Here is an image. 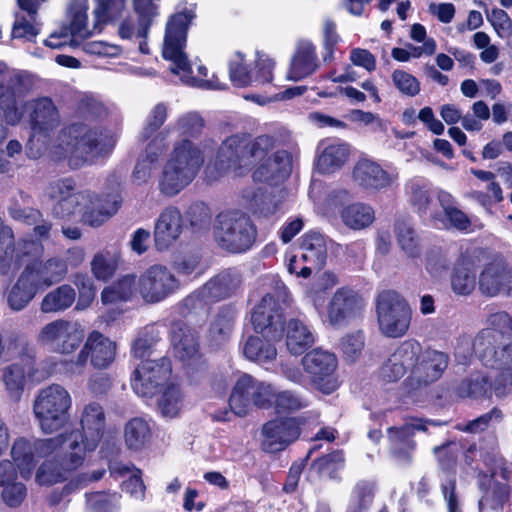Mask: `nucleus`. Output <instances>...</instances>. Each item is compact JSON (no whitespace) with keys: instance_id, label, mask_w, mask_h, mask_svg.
Returning <instances> with one entry per match:
<instances>
[{"instance_id":"f257e3e1","label":"nucleus","mask_w":512,"mask_h":512,"mask_svg":"<svg viewBox=\"0 0 512 512\" xmlns=\"http://www.w3.org/2000/svg\"><path fill=\"white\" fill-rule=\"evenodd\" d=\"M21 109L28 114L32 134L26 145L29 158L37 159L49 152L55 160L67 159L72 168H79L92 162L106 151L104 135L84 122H73L63 127L58 136L51 141L50 133L61 122L59 111L48 97L24 101Z\"/></svg>"},{"instance_id":"f03ea898","label":"nucleus","mask_w":512,"mask_h":512,"mask_svg":"<svg viewBox=\"0 0 512 512\" xmlns=\"http://www.w3.org/2000/svg\"><path fill=\"white\" fill-rule=\"evenodd\" d=\"M489 328L474 339L473 348L484 366L497 373L471 376L461 381L456 393L461 398L504 399L512 394V318L505 312L492 314Z\"/></svg>"},{"instance_id":"7ed1b4c3","label":"nucleus","mask_w":512,"mask_h":512,"mask_svg":"<svg viewBox=\"0 0 512 512\" xmlns=\"http://www.w3.org/2000/svg\"><path fill=\"white\" fill-rule=\"evenodd\" d=\"M194 17L192 9H185L170 16L166 23L163 57L172 62L171 71L180 77L182 83L207 90L224 89L225 85L215 75L210 79L192 76L191 65L184 52V47L188 27ZM198 73L200 76L206 77L208 70L205 66L199 65Z\"/></svg>"},{"instance_id":"20e7f679","label":"nucleus","mask_w":512,"mask_h":512,"mask_svg":"<svg viewBox=\"0 0 512 512\" xmlns=\"http://www.w3.org/2000/svg\"><path fill=\"white\" fill-rule=\"evenodd\" d=\"M203 163V151L198 145L190 139L177 141L162 168L160 192L169 197L177 195L194 180Z\"/></svg>"},{"instance_id":"39448f33","label":"nucleus","mask_w":512,"mask_h":512,"mask_svg":"<svg viewBox=\"0 0 512 512\" xmlns=\"http://www.w3.org/2000/svg\"><path fill=\"white\" fill-rule=\"evenodd\" d=\"M108 191H79L76 213L79 221L90 227H100L117 213L122 204L121 179L113 174L107 179Z\"/></svg>"},{"instance_id":"423d86ee","label":"nucleus","mask_w":512,"mask_h":512,"mask_svg":"<svg viewBox=\"0 0 512 512\" xmlns=\"http://www.w3.org/2000/svg\"><path fill=\"white\" fill-rule=\"evenodd\" d=\"M72 398L67 389L51 384L41 389L33 403V412L42 432L51 434L61 429L69 419Z\"/></svg>"},{"instance_id":"0eeeda50","label":"nucleus","mask_w":512,"mask_h":512,"mask_svg":"<svg viewBox=\"0 0 512 512\" xmlns=\"http://www.w3.org/2000/svg\"><path fill=\"white\" fill-rule=\"evenodd\" d=\"M256 235V227L244 213L228 211L220 213L216 218L214 226L215 241L228 252H246L254 244Z\"/></svg>"},{"instance_id":"6e6552de","label":"nucleus","mask_w":512,"mask_h":512,"mask_svg":"<svg viewBox=\"0 0 512 512\" xmlns=\"http://www.w3.org/2000/svg\"><path fill=\"white\" fill-rule=\"evenodd\" d=\"M289 293L286 286L277 282L274 292L266 293L251 313V323L256 332L265 338L280 340L284 332L283 305Z\"/></svg>"},{"instance_id":"1a4fd4ad","label":"nucleus","mask_w":512,"mask_h":512,"mask_svg":"<svg viewBox=\"0 0 512 512\" xmlns=\"http://www.w3.org/2000/svg\"><path fill=\"white\" fill-rule=\"evenodd\" d=\"M376 314L380 332L399 338L406 334L411 322V309L397 292L385 290L376 298Z\"/></svg>"},{"instance_id":"9d476101","label":"nucleus","mask_w":512,"mask_h":512,"mask_svg":"<svg viewBox=\"0 0 512 512\" xmlns=\"http://www.w3.org/2000/svg\"><path fill=\"white\" fill-rule=\"evenodd\" d=\"M117 345L110 338L92 331L86 337L83 346L78 352L75 360L69 364V371L72 374H82L88 363L98 370L109 368L115 361Z\"/></svg>"},{"instance_id":"9b49d317","label":"nucleus","mask_w":512,"mask_h":512,"mask_svg":"<svg viewBox=\"0 0 512 512\" xmlns=\"http://www.w3.org/2000/svg\"><path fill=\"white\" fill-rule=\"evenodd\" d=\"M84 338L82 325L65 319H56L47 323L37 335V341L41 346L62 355L74 353L81 346Z\"/></svg>"},{"instance_id":"f8f14e48","label":"nucleus","mask_w":512,"mask_h":512,"mask_svg":"<svg viewBox=\"0 0 512 512\" xmlns=\"http://www.w3.org/2000/svg\"><path fill=\"white\" fill-rule=\"evenodd\" d=\"M28 79L13 75L0 84V142L7 137V125L16 126L23 118L22 98L29 92Z\"/></svg>"},{"instance_id":"ddd939ff","label":"nucleus","mask_w":512,"mask_h":512,"mask_svg":"<svg viewBox=\"0 0 512 512\" xmlns=\"http://www.w3.org/2000/svg\"><path fill=\"white\" fill-rule=\"evenodd\" d=\"M302 365L311 385L324 394H332L340 386L338 361L333 353L314 349L302 358Z\"/></svg>"},{"instance_id":"4468645a","label":"nucleus","mask_w":512,"mask_h":512,"mask_svg":"<svg viewBox=\"0 0 512 512\" xmlns=\"http://www.w3.org/2000/svg\"><path fill=\"white\" fill-rule=\"evenodd\" d=\"M449 364V356L438 350L423 349L418 342V351L411 365L407 384L412 389L426 387L438 381Z\"/></svg>"},{"instance_id":"2eb2a0df","label":"nucleus","mask_w":512,"mask_h":512,"mask_svg":"<svg viewBox=\"0 0 512 512\" xmlns=\"http://www.w3.org/2000/svg\"><path fill=\"white\" fill-rule=\"evenodd\" d=\"M35 353L33 346L24 343L19 359L2 370V381L10 397L15 400L19 399L27 378L41 381L46 377L36 368Z\"/></svg>"},{"instance_id":"dca6fc26","label":"nucleus","mask_w":512,"mask_h":512,"mask_svg":"<svg viewBox=\"0 0 512 512\" xmlns=\"http://www.w3.org/2000/svg\"><path fill=\"white\" fill-rule=\"evenodd\" d=\"M59 444V439H28L19 437L12 444L10 455L20 476L30 478L36 466V457L52 456Z\"/></svg>"},{"instance_id":"f3484780","label":"nucleus","mask_w":512,"mask_h":512,"mask_svg":"<svg viewBox=\"0 0 512 512\" xmlns=\"http://www.w3.org/2000/svg\"><path fill=\"white\" fill-rule=\"evenodd\" d=\"M179 280L164 265L155 264L147 268L138 278V292L146 303H159L175 293Z\"/></svg>"},{"instance_id":"a211bd4d","label":"nucleus","mask_w":512,"mask_h":512,"mask_svg":"<svg viewBox=\"0 0 512 512\" xmlns=\"http://www.w3.org/2000/svg\"><path fill=\"white\" fill-rule=\"evenodd\" d=\"M249 135L237 133L227 137L221 143L216 159L215 168L219 173L233 171L242 174L251 168L249 161Z\"/></svg>"},{"instance_id":"6ab92c4d","label":"nucleus","mask_w":512,"mask_h":512,"mask_svg":"<svg viewBox=\"0 0 512 512\" xmlns=\"http://www.w3.org/2000/svg\"><path fill=\"white\" fill-rule=\"evenodd\" d=\"M171 371L170 361L165 357L145 360L134 371L132 388L139 396H153L158 387L169 379Z\"/></svg>"},{"instance_id":"aec40b11","label":"nucleus","mask_w":512,"mask_h":512,"mask_svg":"<svg viewBox=\"0 0 512 512\" xmlns=\"http://www.w3.org/2000/svg\"><path fill=\"white\" fill-rule=\"evenodd\" d=\"M365 308L363 298L354 290L341 287L331 297L327 309V321L331 326H343L359 318Z\"/></svg>"},{"instance_id":"412c9836","label":"nucleus","mask_w":512,"mask_h":512,"mask_svg":"<svg viewBox=\"0 0 512 512\" xmlns=\"http://www.w3.org/2000/svg\"><path fill=\"white\" fill-rule=\"evenodd\" d=\"M67 273L68 266L64 259L60 257L30 261L21 272L38 291H43L61 282Z\"/></svg>"},{"instance_id":"4be33fe9","label":"nucleus","mask_w":512,"mask_h":512,"mask_svg":"<svg viewBox=\"0 0 512 512\" xmlns=\"http://www.w3.org/2000/svg\"><path fill=\"white\" fill-rule=\"evenodd\" d=\"M262 448L269 453L284 450L300 436V428L295 418H279L268 421L262 428Z\"/></svg>"},{"instance_id":"5701e85b","label":"nucleus","mask_w":512,"mask_h":512,"mask_svg":"<svg viewBox=\"0 0 512 512\" xmlns=\"http://www.w3.org/2000/svg\"><path fill=\"white\" fill-rule=\"evenodd\" d=\"M53 439H59V444L52 455L59 459L69 475L83 465L87 452L95 450L87 447V441L83 439L79 430L61 434Z\"/></svg>"},{"instance_id":"b1692460","label":"nucleus","mask_w":512,"mask_h":512,"mask_svg":"<svg viewBox=\"0 0 512 512\" xmlns=\"http://www.w3.org/2000/svg\"><path fill=\"white\" fill-rule=\"evenodd\" d=\"M294 152L285 149L277 150L267 159L259 164L253 171L252 177L255 182L278 184L288 178L293 169Z\"/></svg>"},{"instance_id":"393cba45","label":"nucleus","mask_w":512,"mask_h":512,"mask_svg":"<svg viewBox=\"0 0 512 512\" xmlns=\"http://www.w3.org/2000/svg\"><path fill=\"white\" fill-rule=\"evenodd\" d=\"M184 230V219L181 211L175 206L164 208L154 224V243L158 251L170 248Z\"/></svg>"},{"instance_id":"a878e982","label":"nucleus","mask_w":512,"mask_h":512,"mask_svg":"<svg viewBox=\"0 0 512 512\" xmlns=\"http://www.w3.org/2000/svg\"><path fill=\"white\" fill-rule=\"evenodd\" d=\"M170 335L175 358L187 366L200 360L198 335L186 323L183 321L172 322Z\"/></svg>"},{"instance_id":"bb28decb","label":"nucleus","mask_w":512,"mask_h":512,"mask_svg":"<svg viewBox=\"0 0 512 512\" xmlns=\"http://www.w3.org/2000/svg\"><path fill=\"white\" fill-rule=\"evenodd\" d=\"M353 181L368 191L387 189L397 176L383 169L380 164L370 159H360L352 172Z\"/></svg>"},{"instance_id":"cd10ccee","label":"nucleus","mask_w":512,"mask_h":512,"mask_svg":"<svg viewBox=\"0 0 512 512\" xmlns=\"http://www.w3.org/2000/svg\"><path fill=\"white\" fill-rule=\"evenodd\" d=\"M418 351V341L406 340L402 342L380 369L381 377L388 382H395L402 378L407 371L411 374V365Z\"/></svg>"},{"instance_id":"c85d7f7f","label":"nucleus","mask_w":512,"mask_h":512,"mask_svg":"<svg viewBox=\"0 0 512 512\" xmlns=\"http://www.w3.org/2000/svg\"><path fill=\"white\" fill-rule=\"evenodd\" d=\"M75 181L71 178L56 180L47 187V195L55 201L52 213L66 219L76 213L79 192H75Z\"/></svg>"},{"instance_id":"c756f323","label":"nucleus","mask_w":512,"mask_h":512,"mask_svg":"<svg viewBox=\"0 0 512 512\" xmlns=\"http://www.w3.org/2000/svg\"><path fill=\"white\" fill-rule=\"evenodd\" d=\"M479 290L486 296L512 294V270L500 263H490L479 276Z\"/></svg>"},{"instance_id":"7c9ffc66","label":"nucleus","mask_w":512,"mask_h":512,"mask_svg":"<svg viewBox=\"0 0 512 512\" xmlns=\"http://www.w3.org/2000/svg\"><path fill=\"white\" fill-rule=\"evenodd\" d=\"M428 424H434L432 421H423L421 419L405 423L401 427H391L388 429V436L391 442L392 452L400 459L410 462V452L414 449L415 443L412 436L415 431H426Z\"/></svg>"},{"instance_id":"2f4dec72","label":"nucleus","mask_w":512,"mask_h":512,"mask_svg":"<svg viewBox=\"0 0 512 512\" xmlns=\"http://www.w3.org/2000/svg\"><path fill=\"white\" fill-rule=\"evenodd\" d=\"M83 439L87 441V447L96 449L101 441L105 426L106 417L103 408L96 402L86 404L80 417Z\"/></svg>"},{"instance_id":"473e14b6","label":"nucleus","mask_w":512,"mask_h":512,"mask_svg":"<svg viewBox=\"0 0 512 512\" xmlns=\"http://www.w3.org/2000/svg\"><path fill=\"white\" fill-rule=\"evenodd\" d=\"M294 145L293 139L289 131L285 129H279L273 134H262L251 139L249 137V161L251 166L259 164L263 160L267 159L269 153L276 147L287 146L292 148Z\"/></svg>"},{"instance_id":"72a5a7b5","label":"nucleus","mask_w":512,"mask_h":512,"mask_svg":"<svg viewBox=\"0 0 512 512\" xmlns=\"http://www.w3.org/2000/svg\"><path fill=\"white\" fill-rule=\"evenodd\" d=\"M242 276L236 269L221 271L202 286V293L213 303L234 295L241 287Z\"/></svg>"},{"instance_id":"f704fd0d","label":"nucleus","mask_w":512,"mask_h":512,"mask_svg":"<svg viewBox=\"0 0 512 512\" xmlns=\"http://www.w3.org/2000/svg\"><path fill=\"white\" fill-rule=\"evenodd\" d=\"M165 134L159 133L147 144L145 152L138 159L132 178L137 184L146 183L152 175L160 156L166 151Z\"/></svg>"},{"instance_id":"c9c22d12","label":"nucleus","mask_w":512,"mask_h":512,"mask_svg":"<svg viewBox=\"0 0 512 512\" xmlns=\"http://www.w3.org/2000/svg\"><path fill=\"white\" fill-rule=\"evenodd\" d=\"M318 68L316 48L308 40H300L297 43L292 57L287 77L293 81H299L311 75Z\"/></svg>"},{"instance_id":"e433bc0d","label":"nucleus","mask_w":512,"mask_h":512,"mask_svg":"<svg viewBox=\"0 0 512 512\" xmlns=\"http://www.w3.org/2000/svg\"><path fill=\"white\" fill-rule=\"evenodd\" d=\"M497 472L493 471L490 475L479 474V487L483 491V496L479 500V512L485 508L500 511L508 496L506 483L496 480Z\"/></svg>"},{"instance_id":"4c0bfd02","label":"nucleus","mask_w":512,"mask_h":512,"mask_svg":"<svg viewBox=\"0 0 512 512\" xmlns=\"http://www.w3.org/2000/svg\"><path fill=\"white\" fill-rule=\"evenodd\" d=\"M46 0H17L18 7L27 17L21 13L15 15V22L12 28L14 38H25L31 40L39 33L37 23L38 9Z\"/></svg>"},{"instance_id":"58836bf2","label":"nucleus","mask_w":512,"mask_h":512,"mask_svg":"<svg viewBox=\"0 0 512 512\" xmlns=\"http://www.w3.org/2000/svg\"><path fill=\"white\" fill-rule=\"evenodd\" d=\"M317 168L321 173H333L348 160L349 148L337 140H324L318 147Z\"/></svg>"},{"instance_id":"ea45409f","label":"nucleus","mask_w":512,"mask_h":512,"mask_svg":"<svg viewBox=\"0 0 512 512\" xmlns=\"http://www.w3.org/2000/svg\"><path fill=\"white\" fill-rule=\"evenodd\" d=\"M301 259L312 269L321 270L328 257V240L319 232L310 231L302 236Z\"/></svg>"},{"instance_id":"a19ab883","label":"nucleus","mask_w":512,"mask_h":512,"mask_svg":"<svg viewBox=\"0 0 512 512\" xmlns=\"http://www.w3.org/2000/svg\"><path fill=\"white\" fill-rule=\"evenodd\" d=\"M339 216L342 224L353 231L369 228L376 219L374 208L364 202H353L343 206Z\"/></svg>"},{"instance_id":"79ce46f5","label":"nucleus","mask_w":512,"mask_h":512,"mask_svg":"<svg viewBox=\"0 0 512 512\" xmlns=\"http://www.w3.org/2000/svg\"><path fill=\"white\" fill-rule=\"evenodd\" d=\"M255 378L242 374L233 386L229 397V408L237 416H246L252 408Z\"/></svg>"},{"instance_id":"37998d69","label":"nucleus","mask_w":512,"mask_h":512,"mask_svg":"<svg viewBox=\"0 0 512 512\" xmlns=\"http://www.w3.org/2000/svg\"><path fill=\"white\" fill-rule=\"evenodd\" d=\"M237 311L231 306L221 307L209 327V339L215 346L227 343L234 331Z\"/></svg>"},{"instance_id":"c03bdc74","label":"nucleus","mask_w":512,"mask_h":512,"mask_svg":"<svg viewBox=\"0 0 512 512\" xmlns=\"http://www.w3.org/2000/svg\"><path fill=\"white\" fill-rule=\"evenodd\" d=\"M87 0H73L69 8V15L71 18L69 28L67 29L69 34L75 39H84L93 34L98 29L101 23L96 22L94 17V23L92 28L89 27L87 22Z\"/></svg>"},{"instance_id":"a18cd8bd","label":"nucleus","mask_w":512,"mask_h":512,"mask_svg":"<svg viewBox=\"0 0 512 512\" xmlns=\"http://www.w3.org/2000/svg\"><path fill=\"white\" fill-rule=\"evenodd\" d=\"M451 287L458 295H469L476 287L474 264L467 258L459 259L451 272Z\"/></svg>"},{"instance_id":"49530a36","label":"nucleus","mask_w":512,"mask_h":512,"mask_svg":"<svg viewBox=\"0 0 512 512\" xmlns=\"http://www.w3.org/2000/svg\"><path fill=\"white\" fill-rule=\"evenodd\" d=\"M315 341L311 329L299 319H291L287 324L286 345L295 355L302 354L310 348Z\"/></svg>"},{"instance_id":"de8ad7c7","label":"nucleus","mask_w":512,"mask_h":512,"mask_svg":"<svg viewBox=\"0 0 512 512\" xmlns=\"http://www.w3.org/2000/svg\"><path fill=\"white\" fill-rule=\"evenodd\" d=\"M409 202L421 217L437 218L433 211L434 201L429 186L419 180L412 181L407 186Z\"/></svg>"},{"instance_id":"09e8293b","label":"nucleus","mask_w":512,"mask_h":512,"mask_svg":"<svg viewBox=\"0 0 512 512\" xmlns=\"http://www.w3.org/2000/svg\"><path fill=\"white\" fill-rule=\"evenodd\" d=\"M76 299L75 289L63 284L48 292L40 303V310L43 313H60L72 306Z\"/></svg>"},{"instance_id":"8fccbe9b","label":"nucleus","mask_w":512,"mask_h":512,"mask_svg":"<svg viewBox=\"0 0 512 512\" xmlns=\"http://www.w3.org/2000/svg\"><path fill=\"white\" fill-rule=\"evenodd\" d=\"M273 340L263 339L260 336H250L243 345L244 356L259 364L270 363L277 356V349L272 343Z\"/></svg>"},{"instance_id":"3c124183","label":"nucleus","mask_w":512,"mask_h":512,"mask_svg":"<svg viewBox=\"0 0 512 512\" xmlns=\"http://www.w3.org/2000/svg\"><path fill=\"white\" fill-rule=\"evenodd\" d=\"M150 437V426L144 418H132L124 426V440L129 449L136 451L142 449Z\"/></svg>"},{"instance_id":"603ef678","label":"nucleus","mask_w":512,"mask_h":512,"mask_svg":"<svg viewBox=\"0 0 512 512\" xmlns=\"http://www.w3.org/2000/svg\"><path fill=\"white\" fill-rule=\"evenodd\" d=\"M136 291H138L136 277L134 275H126L106 287L101 293V299L104 304L127 301L134 296Z\"/></svg>"},{"instance_id":"864d4df0","label":"nucleus","mask_w":512,"mask_h":512,"mask_svg":"<svg viewBox=\"0 0 512 512\" xmlns=\"http://www.w3.org/2000/svg\"><path fill=\"white\" fill-rule=\"evenodd\" d=\"M38 292L39 291L20 274L8 293V305L13 311H21L32 301Z\"/></svg>"},{"instance_id":"5fc2aeb1","label":"nucleus","mask_w":512,"mask_h":512,"mask_svg":"<svg viewBox=\"0 0 512 512\" xmlns=\"http://www.w3.org/2000/svg\"><path fill=\"white\" fill-rule=\"evenodd\" d=\"M69 474L56 457L47 459L38 467L35 481L41 486H51L67 480Z\"/></svg>"},{"instance_id":"6e6d98bb","label":"nucleus","mask_w":512,"mask_h":512,"mask_svg":"<svg viewBox=\"0 0 512 512\" xmlns=\"http://www.w3.org/2000/svg\"><path fill=\"white\" fill-rule=\"evenodd\" d=\"M85 512H117L120 507V495L117 493H86Z\"/></svg>"},{"instance_id":"4d7b16f0","label":"nucleus","mask_w":512,"mask_h":512,"mask_svg":"<svg viewBox=\"0 0 512 512\" xmlns=\"http://www.w3.org/2000/svg\"><path fill=\"white\" fill-rule=\"evenodd\" d=\"M182 407V394L179 387L175 385L167 386L157 401L158 411L163 417H176Z\"/></svg>"},{"instance_id":"13d9d810","label":"nucleus","mask_w":512,"mask_h":512,"mask_svg":"<svg viewBox=\"0 0 512 512\" xmlns=\"http://www.w3.org/2000/svg\"><path fill=\"white\" fill-rule=\"evenodd\" d=\"M397 241L408 257L415 258L420 254L419 240L415 230L406 221H398L395 226Z\"/></svg>"},{"instance_id":"bf43d9fd","label":"nucleus","mask_w":512,"mask_h":512,"mask_svg":"<svg viewBox=\"0 0 512 512\" xmlns=\"http://www.w3.org/2000/svg\"><path fill=\"white\" fill-rule=\"evenodd\" d=\"M116 268L117 256L110 251L98 252L91 261V271L98 280L107 281L113 276Z\"/></svg>"},{"instance_id":"052dcab7","label":"nucleus","mask_w":512,"mask_h":512,"mask_svg":"<svg viewBox=\"0 0 512 512\" xmlns=\"http://www.w3.org/2000/svg\"><path fill=\"white\" fill-rule=\"evenodd\" d=\"M375 483L372 481H359L353 488L348 508L368 512L374 499Z\"/></svg>"},{"instance_id":"680f3d73","label":"nucleus","mask_w":512,"mask_h":512,"mask_svg":"<svg viewBox=\"0 0 512 512\" xmlns=\"http://www.w3.org/2000/svg\"><path fill=\"white\" fill-rule=\"evenodd\" d=\"M345 458L342 450H335L313 461L312 466L323 476L335 479L339 470L343 469Z\"/></svg>"},{"instance_id":"e2e57ef3","label":"nucleus","mask_w":512,"mask_h":512,"mask_svg":"<svg viewBox=\"0 0 512 512\" xmlns=\"http://www.w3.org/2000/svg\"><path fill=\"white\" fill-rule=\"evenodd\" d=\"M433 453L442 471H451L456 467L458 457L462 453L460 443L451 441L433 448Z\"/></svg>"},{"instance_id":"0e129e2a","label":"nucleus","mask_w":512,"mask_h":512,"mask_svg":"<svg viewBox=\"0 0 512 512\" xmlns=\"http://www.w3.org/2000/svg\"><path fill=\"white\" fill-rule=\"evenodd\" d=\"M143 20L136 13L128 16L119 25V36L122 39L146 38L152 22L145 23Z\"/></svg>"},{"instance_id":"69168bd1","label":"nucleus","mask_w":512,"mask_h":512,"mask_svg":"<svg viewBox=\"0 0 512 512\" xmlns=\"http://www.w3.org/2000/svg\"><path fill=\"white\" fill-rule=\"evenodd\" d=\"M213 303L208 299V295L202 293V287L187 296L181 303L180 310L184 316L194 315H207L210 309V304Z\"/></svg>"},{"instance_id":"338daca9","label":"nucleus","mask_w":512,"mask_h":512,"mask_svg":"<svg viewBox=\"0 0 512 512\" xmlns=\"http://www.w3.org/2000/svg\"><path fill=\"white\" fill-rule=\"evenodd\" d=\"M229 76L231 82L237 87H246L254 84V75L244 63V55L237 52L229 63Z\"/></svg>"},{"instance_id":"774afa93","label":"nucleus","mask_w":512,"mask_h":512,"mask_svg":"<svg viewBox=\"0 0 512 512\" xmlns=\"http://www.w3.org/2000/svg\"><path fill=\"white\" fill-rule=\"evenodd\" d=\"M309 406L307 398L293 391L277 392L274 408L278 413L296 412Z\"/></svg>"}]
</instances>
